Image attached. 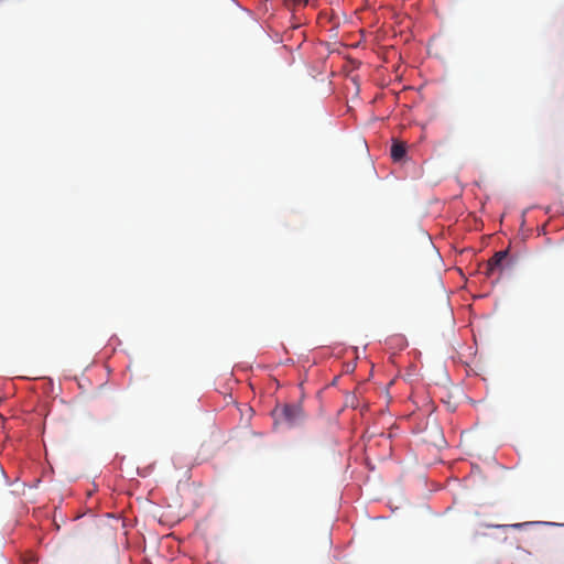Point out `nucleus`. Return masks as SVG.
<instances>
[{"label": "nucleus", "instance_id": "f257e3e1", "mask_svg": "<svg viewBox=\"0 0 564 564\" xmlns=\"http://www.w3.org/2000/svg\"><path fill=\"white\" fill-rule=\"evenodd\" d=\"M272 413L276 423H283L289 427L296 426L304 421V412L299 404L276 406Z\"/></svg>", "mask_w": 564, "mask_h": 564}, {"label": "nucleus", "instance_id": "f03ea898", "mask_svg": "<svg viewBox=\"0 0 564 564\" xmlns=\"http://www.w3.org/2000/svg\"><path fill=\"white\" fill-rule=\"evenodd\" d=\"M509 264L510 260L508 250L498 251L487 261L486 274L491 275L496 271L501 272L503 268Z\"/></svg>", "mask_w": 564, "mask_h": 564}, {"label": "nucleus", "instance_id": "7ed1b4c3", "mask_svg": "<svg viewBox=\"0 0 564 564\" xmlns=\"http://www.w3.org/2000/svg\"><path fill=\"white\" fill-rule=\"evenodd\" d=\"M406 153V145L403 142L394 141L391 147V158L393 161H401Z\"/></svg>", "mask_w": 564, "mask_h": 564}, {"label": "nucleus", "instance_id": "20e7f679", "mask_svg": "<svg viewBox=\"0 0 564 564\" xmlns=\"http://www.w3.org/2000/svg\"><path fill=\"white\" fill-rule=\"evenodd\" d=\"M284 6L289 9H293L299 6L305 7L308 2V0H283Z\"/></svg>", "mask_w": 564, "mask_h": 564}, {"label": "nucleus", "instance_id": "39448f33", "mask_svg": "<svg viewBox=\"0 0 564 564\" xmlns=\"http://www.w3.org/2000/svg\"><path fill=\"white\" fill-rule=\"evenodd\" d=\"M524 524H525V523H516V524H512L511 527H512V528H517V529H518V528L523 527Z\"/></svg>", "mask_w": 564, "mask_h": 564}]
</instances>
